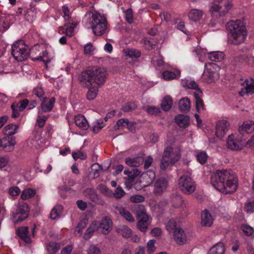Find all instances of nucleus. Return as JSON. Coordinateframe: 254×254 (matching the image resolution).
<instances>
[{
	"label": "nucleus",
	"instance_id": "1",
	"mask_svg": "<svg viewBox=\"0 0 254 254\" xmlns=\"http://www.w3.org/2000/svg\"><path fill=\"white\" fill-rule=\"evenodd\" d=\"M212 186L224 193L235 192L238 188V179L232 171L227 170H217L211 177Z\"/></svg>",
	"mask_w": 254,
	"mask_h": 254
},
{
	"label": "nucleus",
	"instance_id": "2",
	"mask_svg": "<svg viewBox=\"0 0 254 254\" xmlns=\"http://www.w3.org/2000/svg\"><path fill=\"white\" fill-rule=\"evenodd\" d=\"M228 31V43L239 45L244 42L247 37V30L245 23L240 19L231 20L226 25Z\"/></svg>",
	"mask_w": 254,
	"mask_h": 254
},
{
	"label": "nucleus",
	"instance_id": "3",
	"mask_svg": "<svg viewBox=\"0 0 254 254\" xmlns=\"http://www.w3.org/2000/svg\"><path fill=\"white\" fill-rule=\"evenodd\" d=\"M81 82L84 83L86 86L89 87L87 93V99L89 100H93L95 98V89L93 86L95 82V71L92 68H89L82 72L81 76Z\"/></svg>",
	"mask_w": 254,
	"mask_h": 254
},
{
	"label": "nucleus",
	"instance_id": "4",
	"mask_svg": "<svg viewBox=\"0 0 254 254\" xmlns=\"http://www.w3.org/2000/svg\"><path fill=\"white\" fill-rule=\"evenodd\" d=\"M231 7V0H214L210 10L213 17L218 18L225 15Z\"/></svg>",
	"mask_w": 254,
	"mask_h": 254
},
{
	"label": "nucleus",
	"instance_id": "5",
	"mask_svg": "<svg viewBox=\"0 0 254 254\" xmlns=\"http://www.w3.org/2000/svg\"><path fill=\"white\" fill-rule=\"evenodd\" d=\"M11 53L16 61L22 62L29 57V48L23 40H18L12 44Z\"/></svg>",
	"mask_w": 254,
	"mask_h": 254
},
{
	"label": "nucleus",
	"instance_id": "6",
	"mask_svg": "<svg viewBox=\"0 0 254 254\" xmlns=\"http://www.w3.org/2000/svg\"><path fill=\"white\" fill-rule=\"evenodd\" d=\"M32 61H43L47 63L51 61V57L49 56L46 46L43 44H36L29 49V56Z\"/></svg>",
	"mask_w": 254,
	"mask_h": 254
},
{
	"label": "nucleus",
	"instance_id": "7",
	"mask_svg": "<svg viewBox=\"0 0 254 254\" xmlns=\"http://www.w3.org/2000/svg\"><path fill=\"white\" fill-rule=\"evenodd\" d=\"M29 209L27 204L19 202L15 205L14 210L11 213V219L13 223L20 222L27 218Z\"/></svg>",
	"mask_w": 254,
	"mask_h": 254
},
{
	"label": "nucleus",
	"instance_id": "8",
	"mask_svg": "<svg viewBox=\"0 0 254 254\" xmlns=\"http://www.w3.org/2000/svg\"><path fill=\"white\" fill-rule=\"evenodd\" d=\"M173 148L171 146H168L164 150L161 161L160 168L165 169L170 164H174L180 159L178 154L172 152Z\"/></svg>",
	"mask_w": 254,
	"mask_h": 254
},
{
	"label": "nucleus",
	"instance_id": "9",
	"mask_svg": "<svg viewBox=\"0 0 254 254\" xmlns=\"http://www.w3.org/2000/svg\"><path fill=\"white\" fill-rule=\"evenodd\" d=\"M179 188L185 194H190L195 190V182L188 175H184L180 177L178 183Z\"/></svg>",
	"mask_w": 254,
	"mask_h": 254
},
{
	"label": "nucleus",
	"instance_id": "10",
	"mask_svg": "<svg viewBox=\"0 0 254 254\" xmlns=\"http://www.w3.org/2000/svg\"><path fill=\"white\" fill-rule=\"evenodd\" d=\"M227 145L229 148L233 150H240L244 146L247 145L245 140H243L242 137L234 138V136L231 134L229 136Z\"/></svg>",
	"mask_w": 254,
	"mask_h": 254
},
{
	"label": "nucleus",
	"instance_id": "11",
	"mask_svg": "<svg viewBox=\"0 0 254 254\" xmlns=\"http://www.w3.org/2000/svg\"><path fill=\"white\" fill-rule=\"evenodd\" d=\"M107 24L105 15L96 11V36H101L105 33Z\"/></svg>",
	"mask_w": 254,
	"mask_h": 254
},
{
	"label": "nucleus",
	"instance_id": "12",
	"mask_svg": "<svg viewBox=\"0 0 254 254\" xmlns=\"http://www.w3.org/2000/svg\"><path fill=\"white\" fill-rule=\"evenodd\" d=\"M95 14L93 12H87L83 18L82 23L87 29H92V32L95 34Z\"/></svg>",
	"mask_w": 254,
	"mask_h": 254
},
{
	"label": "nucleus",
	"instance_id": "13",
	"mask_svg": "<svg viewBox=\"0 0 254 254\" xmlns=\"http://www.w3.org/2000/svg\"><path fill=\"white\" fill-rule=\"evenodd\" d=\"M107 70L106 68L100 67L96 69V95L97 94V88L103 86L106 82L108 76Z\"/></svg>",
	"mask_w": 254,
	"mask_h": 254
},
{
	"label": "nucleus",
	"instance_id": "14",
	"mask_svg": "<svg viewBox=\"0 0 254 254\" xmlns=\"http://www.w3.org/2000/svg\"><path fill=\"white\" fill-rule=\"evenodd\" d=\"M113 222L111 219L108 216H104L100 223L98 230L104 235L108 234L112 230Z\"/></svg>",
	"mask_w": 254,
	"mask_h": 254
},
{
	"label": "nucleus",
	"instance_id": "15",
	"mask_svg": "<svg viewBox=\"0 0 254 254\" xmlns=\"http://www.w3.org/2000/svg\"><path fill=\"white\" fill-rule=\"evenodd\" d=\"M167 186L168 181L164 178H159L154 183L153 193L160 195L166 190Z\"/></svg>",
	"mask_w": 254,
	"mask_h": 254
},
{
	"label": "nucleus",
	"instance_id": "16",
	"mask_svg": "<svg viewBox=\"0 0 254 254\" xmlns=\"http://www.w3.org/2000/svg\"><path fill=\"white\" fill-rule=\"evenodd\" d=\"M1 147L6 151H12L14 150L16 144L15 138L13 136H6L1 138Z\"/></svg>",
	"mask_w": 254,
	"mask_h": 254
},
{
	"label": "nucleus",
	"instance_id": "17",
	"mask_svg": "<svg viewBox=\"0 0 254 254\" xmlns=\"http://www.w3.org/2000/svg\"><path fill=\"white\" fill-rule=\"evenodd\" d=\"M49 141L42 137L39 133L36 134L34 138L31 140L32 146L35 148H43L49 146Z\"/></svg>",
	"mask_w": 254,
	"mask_h": 254
},
{
	"label": "nucleus",
	"instance_id": "18",
	"mask_svg": "<svg viewBox=\"0 0 254 254\" xmlns=\"http://www.w3.org/2000/svg\"><path fill=\"white\" fill-rule=\"evenodd\" d=\"M228 122L226 121H220L217 123L216 126V136L219 138H222L228 131Z\"/></svg>",
	"mask_w": 254,
	"mask_h": 254
},
{
	"label": "nucleus",
	"instance_id": "19",
	"mask_svg": "<svg viewBox=\"0 0 254 254\" xmlns=\"http://www.w3.org/2000/svg\"><path fill=\"white\" fill-rule=\"evenodd\" d=\"M173 233L174 238L177 244L182 245L187 242L186 234L182 228L178 227Z\"/></svg>",
	"mask_w": 254,
	"mask_h": 254
},
{
	"label": "nucleus",
	"instance_id": "20",
	"mask_svg": "<svg viewBox=\"0 0 254 254\" xmlns=\"http://www.w3.org/2000/svg\"><path fill=\"white\" fill-rule=\"evenodd\" d=\"M55 102L54 98H52L50 99L46 97L43 98L41 105V109L39 111H41V113L50 112L53 109Z\"/></svg>",
	"mask_w": 254,
	"mask_h": 254
},
{
	"label": "nucleus",
	"instance_id": "21",
	"mask_svg": "<svg viewBox=\"0 0 254 254\" xmlns=\"http://www.w3.org/2000/svg\"><path fill=\"white\" fill-rule=\"evenodd\" d=\"M213 222V218L207 209L204 210L201 213V224L203 226L210 227L212 225Z\"/></svg>",
	"mask_w": 254,
	"mask_h": 254
},
{
	"label": "nucleus",
	"instance_id": "22",
	"mask_svg": "<svg viewBox=\"0 0 254 254\" xmlns=\"http://www.w3.org/2000/svg\"><path fill=\"white\" fill-rule=\"evenodd\" d=\"M74 122L75 125L82 130H87L89 127L88 121L85 117L82 115L78 114L75 116Z\"/></svg>",
	"mask_w": 254,
	"mask_h": 254
},
{
	"label": "nucleus",
	"instance_id": "23",
	"mask_svg": "<svg viewBox=\"0 0 254 254\" xmlns=\"http://www.w3.org/2000/svg\"><path fill=\"white\" fill-rule=\"evenodd\" d=\"M16 232L20 238L26 243L31 242V238L29 235L28 228L26 226H22L18 228Z\"/></svg>",
	"mask_w": 254,
	"mask_h": 254
},
{
	"label": "nucleus",
	"instance_id": "24",
	"mask_svg": "<svg viewBox=\"0 0 254 254\" xmlns=\"http://www.w3.org/2000/svg\"><path fill=\"white\" fill-rule=\"evenodd\" d=\"M176 123L181 127L186 128L190 124V117L183 114L178 115L175 118Z\"/></svg>",
	"mask_w": 254,
	"mask_h": 254
},
{
	"label": "nucleus",
	"instance_id": "25",
	"mask_svg": "<svg viewBox=\"0 0 254 254\" xmlns=\"http://www.w3.org/2000/svg\"><path fill=\"white\" fill-rule=\"evenodd\" d=\"M125 162L129 166L137 167L143 164L144 158L141 156H137L132 158L127 157L125 159Z\"/></svg>",
	"mask_w": 254,
	"mask_h": 254
},
{
	"label": "nucleus",
	"instance_id": "26",
	"mask_svg": "<svg viewBox=\"0 0 254 254\" xmlns=\"http://www.w3.org/2000/svg\"><path fill=\"white\" fill-rule=\"evenodd\" d=\"M76 25V23H66L64 27L61 28L59 31L63 34H65L66 36L71 37L74 34V28Z\"/></svg>",
	"mask_w": 254,
	"mask_h": 254
},
{
	"label": "nucleus",
	"instance_id": "27",
	"mask_svg": "<svg viewBox=\"0 0 254 254\" xmlns=\"http://www.w3.org/2000/svg\"><path fill=\"white\" fill-rule=\"evenodd\" d=\"M133 212L136 215L137 219L141 218L146 219L148 217L146 213L145 206L142 204H135L133 207Z\"/></svg>",
	"mask_w": 254,
	"mask_h": 254
},
{
	"label": "nucleus",
	"instance_id": "28",
	"mask_svg": "<svg viewBox=\"0 0 254 254\" xmlns=\"http://www.w3.org/2000/svg\"><path fill=\"white\" fill-rule=\"evenodd\" d=\"M193 95L195 98V108L197 111L199 112L201 109L205 110L203 101L201 98L202 95L201 90H200L199 92H194Z\"/></svg>",
	"mask_w": 254,
	"mask_h": 254
},
{
	"label": "nucleus",
	"instance_id": "29",
	"mask_svg": "<svg viewBox=\"0 0 254 254\" xmlns=\"http://www.w3.org/2000/svg\"><path fill=\"white\" fill-rule=\"evenodd\" d=\"M116 232L126 238H129L132 235L131 230L125 225L119 226L116 228Z\"/></svg>",
	"mask_w": 254,
	"mask_h": 254
},
{
	"label": "nucleus",
	"instance_id": "30",
	"mask_svg": "<svg viewBox=\"0 0 254 254\" xmlns=\"http://www.w3.org/2000/svg\"><path fill=\"white\" fill-rule=\"evenodd\" d=\"M173 105V100L170 96H166L163 98L161 103L162 109L167 112L170 110Z\"/></svg>",
	"mask_w": 254,
	"mask_h": 254
},
{
	"label": "nucleus",
	"instance_id": "31",
	"mask_svg": "<svg viewBox=\"0 0 254 254\" xmlns=\"http://www.w3.org/2000/svg\"><path fill=\"white\" fill-rule=\"evenodd\" d=\"M208 58L213 62H221L225 57V54L222 52L214 51L208 54Z\"/></svg>",
	"mask_w": 254,
	"mask_h": 254
},
{
	"label": "nucleus",
	"instance_id": "32",
	"mask_svg": "<svg viewBox=\"0 0 254 254\" xmlns=\"http://www.w3.org/2000/svg\"><path fill=\"white\" fill-rule=\"evenodd\" d=\"M179 108L181 112H188L190 108L189 98L185 97L181 99L179 102Z\"/></svg>",
	"mask_w": 254,
	"mask_h": 254
},
{
	"label": "nucleus",
	"instance_id": "33",
	"mask_svg": "<svg viewBox=\"0 0 254 254\" xmlns=\"http://www.w3.org/2000/svg\"><path fill=\"white\" fill-rule=\"evenodd\" d=\"M18 126L15 124H9L4 127L2 130V132L4 134L12 136L11 135L15 134L17 132Z\"/></svg>",
	"mask_w": 254,
	"mask_h": 254
},
{
	"label": "nucleus",
	"instance_id": "34",
	"mask_svg": "<svg viewBox=\"0 0 254 254\" xmlns=\"http://www.w3.org/2000/svg\"><path fill=\"white\" fill-rule=\"evenodd\" d=\"M203 14V12L202 10L193 9L190 11L189 14V17L190 20L196 22L201 18Z\"/></svg>",
	"mask_w": 254,
	"mask_h": 254
},
{
	"label": "nucleus",
	"instance_id": "35",
	"mask_svg": "<svg viewBox=\"0 0 254 254\" xmlns=\"http://www.w3.org/2000/svg\"><path fill=\"white\" fill-rule=\"evenodd\" d=\"M242 85L245 86L246 93L252 94L254 93V79H245Z\"/></svg>",
	"mask_w": 254,
	"mask_h": 254
},
{
	"label": "nucleus",
	"instance_id": "36",
	"mask_svg": "<svg viewBox=\"0 0 254 254\" xmlns=\"http://www.w3.org/2000/svg\"><path fill=\"white\" fill-rule=\"evenodd\" d=\"M225 251V247L222 243H218L212 247L208 254H224Z\"/></svg>",
	"mask_w": 254,
	"mask_h": 254
},
{
	"label": "nucleus",
	"instance_id": "37",
	"mask_svg": "<svg viewBox=\"0 0 254 254\" xmlns=\"http://www.w3.org/2000/svg\"><path fill=\"white\" fill-rule=\"evenodd\" d=\"M140 172L136 168H133L130 171V174L128 175L127 177V180L126 182V183H127V187L130 188L132 185V183L134 181L135 178L139 175Z\"/></svg>",
	"mask_w": 254,
	"mask_h": 254
},
{
	"label": "nucleus",
	"instance_id": "38",
	"mask_svg": "<svg viewBox=\"0 0 254 254\" xmlns=\"http://www.w3.org/2000/svg\"><path fill=\"white\" fill-rule=\"evenodd\" d=\"M63 206L56 205L52 210L50 213V218L52 220H56L59 218L62 214Z\"/></svg>",
	"mask_w": 254,
	"mask_h": 254
},
{
	"label": "nucleus",
	"instance_id": "39",
	"mask_svg": "<svg viewBox=\"0 0 254 254\" xmlns=\"http://www.w3.org/2000/svg\"><path fill=\"white\" fill-rule=\"evenodd\" d=\"M35 193V190L32 189L28 188L22 190L20 197L23 200H27L33 197Z\"/></svg>",
	"mask_w": 254,
	"mask_h": 254
},
{
	"label": "nucleus",
	"instance_id": "40",
	"mask_svg": "<svg viewBox=\"0 0 254 254\" xmlns=\"http://www.w3.org/2000/svg\"><path fill=\"white\" fill-rule=\"evenodd\" d=\"M148 217L146 219L143 218L138 219L139 220L137 223V227L140 231L143 232L146 231L148 225Z\"/></svg>",
	"mask_w": 254,
	"mask_h": 254
},
{
	"label": "nucleus",
	"instance_id": "41",
	"mask_svg": "<svg viewBox=\"0 0 254 254\" xmlns=\"http://www.w3.org/2000/svg\"><path fill=\"white\" fill-rule=\"evenodd\" d=\"M125 54L131 58L137 59L141 56L140 51L133 48L127 49L125 51Z\"/></svg>",
	"mask_w": 254,
	"mask_h": 254
},
{
	"label": "nucleus",
	"instance_id": "42",
	"mask_svg": "<svg viewBox=\"0 0 254 254\" xmlns=\"http://www.w3.org/2000/svg\"><path fill=\"white\" fill-rule=\"evenodd\" d=\"M172 202L174 207H179L182 205L183 200L180 195L175 193L172 195Z\"/></svg>",
	"mask_w": 254,
	"mask_h": 254
},
{
	"label": "nucleus",
	"instance_id": "43",
	"mask_svg": "<svg viewBox=\"0 0 254 254\" xmlns=\"http://www.w3.org/2000/svg\"><path fill=\"white\" fill-rule=\"evenodd\" d=\"M254 130V127L252 123H244L243 125L240 127L239 130L241 133L246 132L247 133L252 132Z\"/></svg>",
	"mask_w": 254,
	"mask_h": 254
},
{
	"label": "nucleus",
	"instance_id": "44",
	"mask_svg": "<svg viewBox=\"0 0 254 254\" xmlns=\"http://www.w3.org/2000/svg\"><path fill=\"white\" fill-rule=\"evenodd\" d=\"M120 213L122 215L127 221L132 222L134 221L131 214L125 208L122 207L120 209Z\"/></svg>",
	"mask_w": 254,
	"mask_h": 254
},
{
	"label": "nucleus",
	"instance_id": "45",
	"mask_svg": "<svg viewBox=\"0 0 254 254\" xmlns=\"http://www.w3.org/2000/svg\"><path fill=\"white\" fill-rule=\"evenodd\" d=\"M9 27V24L6 20L5 16L0 14V31H4Z\"/></svg>",
	"mask_w": 254,
	"mask_h": 254
},
{
	"label": "nucleus",
	"instance_id": "46",
	"mask_svg": "<svg viewBox=\"0 0 254 254\" xmlns=\"http://www.w3.org/2000/svg\"><path fill=\"white\" fill-rule=\"evenodd\" d=\"M38 116L37 118V125L40 127H42L44 126L45 122L47 120L48 117L46 116H42L41 111L38 112Z\"/></svg>",
	"mask_w": 254,
	"mask_h": 254
},
{
	"label": "nucleus",
	"instance_id": "47",
	"mask_svg": "<svg viewBox=\"0 0 254 254\" xmlns=\"http://www.w3.org/2000/svg\"><path fill=\"white\" fill-rule=\"evenodd\" d=\"M59 249L58 244L54 242H50L47 246V249L50 254L56 253Z\"/></svg>",
	"mask_w": 254,
	"mask_h": 254
},
{
	"label": "nucleus",
	"instance_id": "48",
	"mask_svg": "<svg viewBox=\"0 0 254 254\" xmlns=\"http://www.w3.org/2000/svg\"><path fill=\"white\" fill-rule=\"evenodd\" d=\"M95 48L91 43L86 44L84 47V53L86 56H91L93 55Z\"/></svg>",
	"mask_w": 254,
	"mask_h": 254
},
{
	"label": "nucleus",
	"instance_id": "49",
	"mask_svg": "<svg viewBox=\"0 0 254 254\" xmlns=\"http://www.w3.org/2000/svg\"><path fill=\"white\" fill-rule=\"evenodd\" d=\"M162 76L165 80H173L175 79L177 77L176 74L174 72L168 70L164 71L162 73Z\"/></svg>",
	"mask_w": 254,
	"mask_h": 254
},
{
	"label": "nucleus",
	"instance_id": "50",
	"mask_svg": "<svg viewBox=\"0 0 254 254\" xmlns=\"http://www.w3.org/2000/svg\"><path fill=\"white\" fill-rule=\"evenodd\" d=\"M36 17V13L33 10H28L24 16L25 20L30 23L35 20Z\"/></svg>",
	"mask_w": 254,
	"mask_h": 254
},
{
	"label": "nucleus",
	"instance_id": "51",
	"mask_svg": "<svg viewBox=\"0 0 254 254\" xmlns=\"http://www.w3.org/2000/svg\"><path fill=\"white\" fill-rule=\"evenodd\" d=\"M95 230V223H92L90 227L87 230L86 233L84 234V238L85 239L87 240L89 239L91 236L94 234Z\"/></svg>",
	"mask_w": 254,
	"mask_h": 254
},
{
	"label": "nucleus",
	"instance_id": "52",
	"mask_svg": "<svg viewBox=\"0 0 254 254\" xmlns=\"http://www.w3.org/2000/svg\"><path fill=\"white\" fill-rule=\"evenodd\" d=\"M72 156L74 160H77L78 159L84 160L86 158V154L79 150L72 152Z\"/></svg>",
	"mask_w": 254,
	"mask_h": 254
},
{
	"label": "nucleus",
	"instance_id": "53",
	"mask_svg": "<svg viewBox=\"0 0 254 254\" xmlns=\"http://www.w3.org/2000/svg\"><path fill=\"white\" fill-rule=\"evenodd\" d=\"M137 108L136 105L134 102H129L126 104L122 108V110L125 112H131Z\"/></svg>",
	"mask_w": 254,
	"mask_h": 254
},
{
	"label": "nucleus",
	"instance_id": "54",
	"mask_svg": "<svg viewBox=\"0 0 254 254\" xmlns=\"http://www.w3.org/2000/svg\"><path fill=\"white\" fill-rule=\"evenodd\" d=\"M166 227L167 230L170 232H174V231L178 228L177 227L176 222L174 219L170 220L167 223Z\"/></svg>",
	"mask_w": 254,
	"mask_h": 254
},
{
	"label": "nucleus",
	"instance_id": "55",
	"mask_svg": "<svg viewBox=\"0 0 254 254\" xmlns=\"http://www.w3.org/2000/svg\"><path fill=\"white\" fill-rule=\"evenodd\" d=\"M11 108L12 111L11 116L12 118H17L20 115V113L22 111L19 110V108H18V104L16 103H13Z\"/></svg>",
	"mask_w": 254,
	"mask_h": 254
},
{
	"label": "nucleus",
	"instance_id": "56",
	"mask_svg": "<svg viewBox=\"0 0 254 254\" xmlns=\"http://www.w3.org/2000/svg\"><path fill=\"white\" fill-rule=\"evenodd\" d=\"M196 158L200 164H203L206 162L208 156L205 152H200L197 155Z\"/></svg>",
	"mask_w": 254,
	"mask_h": 254
},
{
	"label": "nucleus",
	"instance_id": "57",
	"mask_svg": "<svg viewBox=\"0 0 254 254\" xmlns=\"http://www.w3.org/2000/svg\"><path fill=\"white\" fill-rule=\"evenodd\" d=\"M241 229L243 230L244 234L248 236L252 235L254 232V229L248 225H242Z\"/></svg>",
	"mask_w": 254,
	"mask_h": 254
},
{
	"label": "nucleus",
	"instance_id": "58",
	"mask_svg": "<svg viewBox=\"0 0 254 254\" xmlns=\"http://www.w3.org/2000/svg\"><path fill=\"white\" fill-rule=\"evenodd\" d=\"M155 240H150L147 244V251L149 254H152L155 250L156 248L154 246Z\"/></svg>",
	"mask_w": 254,
	"mask_h": 254
},
{
	"label": "nucleus",
	"instance_id": "59",
	"mask_svg": "<svg viewBox=\"0 0 254 254\" xmlns=\"http://www.w3.org/2000/svg\"><path fill=\"white\" fill-rule=\"evenodd\" d=\"M125 194V192L123 189L120 186H118L116 190H115L114 193H113V196L117 199L121 198Z\"/></svg>",
	"mask_w": 254,
	"mask_h": 254
},
{
	"label": "nucleus",
	"instance_id": "60",
	"mask_svg": "<svg viewBox=\"0 0 254 254\" xmlns=\"http://www.w3.org/2000/svg\"><path fill=\"white\" fill-rule=\"evenodd\" d=\"M63 12L64 20L65 21H70L71 13L68 7L66 5L63 6Z\"/></svg>",
	"mask_w": 254,
	"mask_h": 254
},
{
	"label": "nucleus",
	"instance_id": "61",
	"mask_svg": "<svg viewBox=\"0 0 254 254\" xmlns=\"http://www.w3.org/2000/svg\"><path fill=\"white\" fill-rule=\"evenodd\" d=\"M33 93L39 98L42 97L44 95V91L43 89L41 86L39 85H38L33 89Z\"/></svg>",
	"mask_w": 254,
	"mask_h": 254
},
{
	"label": "nucleus",
	"instance_id": "62",
	"mask_svg": "<svg viewBox=\"0 0 254 254\" xmlns=\"http://www.w3.org/2000/svg\"><path fill=\"white\" fill-rule=\"evenodd\" d=\"M146 112L151 115H158L160 112V108L155 107H148L146 109Z\"/></svg>",
	"mask_w": 254,
	"mask_h": 254
},
{
	"label": "nucleus",
	"instance_id": "63",
	"mask_svg": "<svg viewBox=\"0 0 254 254\" xmlns=\"http://www.w3.org/2000/svg\"><path fill=\"white\" fill-rule=\"evenodd\" d=\"M20 189L16 186L10 187L9 189V193L11 196H15L18 195L20 193Z\"/></svg>",
	"mask_w": 254,
	"mask_h": 254
},
{
	"label": "nucleus",
	"instance_id": "64",
	"mask_svg": "<svg viewBox=\"0 0 254 254\" xmlns=\"http://www.w3.org/2000/svg\"><path fill=\"white\" fill-rule=\"evenodd\" d=\"M244 210L248 213H252L254 211V202L251 201L246 203L244 206Z\"/></svg>",
	"mask_w": 254,
	"mask_h": 254
}]
</instances>
